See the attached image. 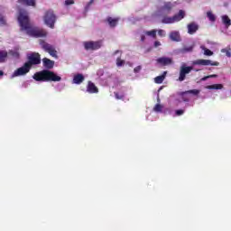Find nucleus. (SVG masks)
<instances>
[{
	"mask_svg": "<svg viewBox=\"0 0 231 231\" xmlns=\"http://www.w3.org/2000/svg\"><path fill=\"white\" fill-rule=\"evenodd\" d=\"M173 8L174 4L166 2L155 12V16L160 19L162 24H174V23H180L181 19L185 18V11L180 10L177 14L169 16V14H171Z\"/></svg>",
	"mask_w": 231,
	"mask_h": 231,
	"instance_id": "nucleus-1",
	"label": "nucleus"
},
{
	"mask_svg": "<svg viewBox=\"0 0 231 231\" xmlns=\"http://www.w3.org/2000/svg\"><path fill=\"white\" fill-rule=\"evenodd\" d=\"M117 53H122V51H116L114 52V55H117Z\"/></svg>",
	"mask_w": 231,
	"mask_h": 231,
	"instance_id": "nucleus-41",
	"label": "nucleus"
},
{
	"mask_svg": "<svg viewBox=\"0 0 231 231\" xmlns=\"http://www.w3.org/2000/svg\"><path fill=\"white\" fill-rule=\"evenodd\" d=\"M193 66H219V62L210 60H196L192 61Z\"/></svg>",
	"mask_w": 231,
	"mask_h": 231,
	"instance_id": "nucleus-9",
	"label": "nucleus"
},
{
	"mask_svg": "<svg viewBox=\"0 0 231 231\" xmlns=\"http://www.w3.org/2000/svg\"><path fill=\"white\" fill-rule=\"evenodd\" d=\"M8 53H6V51H0V62H3V60H5V59H6Z\"/></svg>",
	"mask_w": 231,
	"mask_h": 231,
	"instance_id": "nucleus-27",
	"label": "nucleus"
},
{
	"mask_svg": "<svg viewBox=\"0 0 231 231\" xmlns=\"http://www.w3.org/2000/svg\"><path fill=\"white\" fill-rule=\"evenodd\" d=\"M84 82V75L78 74L73 78V84H82Z\"/></svg>",
	"mask_w": 231,
	"mask_h": 231,
	"instance_id": "nucleus-17",
	"label": "nucleus"
},
{
	"mask_svg": "<svg viewBox=\"0 0 231 231\" xmlns=\"http://www.w3.org/2000/svg\"><path fill=\"white\" fill-rule=\"evenodd\" d=\"M3 75V71L0 70V76Z\"/></svg>",
	"mask_w": 231,
	"mask_h": 231,
	"instance_id": "nucleus-43",
	"label": "nucleus"
},
{
	"mask_svg": "<svg viewBox=\"0 0 231 231\" xmlns=\"http://www.w3.org/2000/svg\"><path fill=\"white\" fill-rule=\"evenodd\" d=\"M208 79H209V76H206V77L202 78L200 80L202 82H205V80H208Z\"/></svg>",
	"mask_w": 231,
	"mask_h": 231,
	"instance_id": "nucleus-39",
	"label": "nucleus"
},
{
	"mask_svg": "<svg viewBox=\"0 0 231 231\" xmlns=\"http://www.w3.org/2000/svg\"><path fill=\"white\" fill-rule=\"evenodd\" d=\"M158 35H160V37H165V35H167V32H165V30H159L158 31Z\"/></svg>",
	"mask_w": 231,
	"mask_h": 231,
	"instance_id": "nucleus-32",
	"label": "nucleus"
},
{
	"mask_svg": "<svg viewBox=\"0 0 231 231\" xmlns=\"http://www.w3.org/2000/svg\"><path fill=\"white\" fill-rule=\"evenodd\" d=\"M31 67L28 66L27 63H24L23 66L18 68L14 73L11 75V79H15V77H23L27 73H30Z\"/></svg>",
	"mask_w": 231,
	"mask_h": 231,
	"instance_id": "nucleus-7",
	"label": "nucleus"
},
{
	"mask_svg": "<svg viewBox=\"0 0 231 231\" xmlns=\"http://www.w3.org/2000/svg\"><path fill=\"white\" fill-rule=\"evenodd\" d=\"M6 24V18L0 14V26H5Z\"/></svg>",
	"mask_w": 231,
	"mask_h": 231,
	"instance_id": "nucleus-28",
	"label": "nucleus"
},
{
	"mask_svg": "<svg viewBox=\"0 0 231 231\" xmlns=\"http://www.w3.org/2000/svg\"><path fill=\"white\" fill-rule=\"evenodd\" d=\"M194 50V46L185 47L182 49V53H189Z\"/></svg>",
	"mask_w": 231,
	"mask_h": 231,
	"instance_id": "nucleus-29",
	"label": "nucleus"
},
{
	"mask_svg": "<svg viewBox=\"0 0 231 231\" xmlns=\"http://www.w3.org/2000/svg\"><path fill=\"white\" fill-rule=\"evenodd\" d=\"M10 53L14 59H19V52L17 51H12Z\"/></svg>",
	"mask_w": 231,
	"mask_h": 231,
	"instance_id": "nucleus-31",
	"label": "nucleus"
},
{
	"mask_svg": "<svg viewBox=\"0 0 231 231\" xmlns=\"http://www.w3.org/2000/svg\"><path fill=\"white\" fill-rule=\"evenodd\" d=\"M75 3V1H73V0H66L65 1V5H67V6H69V5H73Z\"/></svg>",
	"mask_w": 231,
	"mask_h": 231,
	"instance_id": "nucleus-37",
	"label": "nucleus"
},
{
	"mask_svg": "<svg viewBox=\"0 0 231 231\" xmlns=\"http://www.w3.org/2000/svg\"><path fill=\"white\" fill-rule=\"evenodd\" d=\"M165 77H167V71H164L162 75L157 76L154 79L155 84H162L163 82V80H165Z\"/></svg>",
	"mask_w": 231,
	"mask_h": 231,
	"instance_id": "nucleus-19",
	"label": "nucleus"
},
{
	"mask_svg": "<svg viewBox=\"0 0 231 231\" xmlns=\"http://www.w3.org/2000/svg\"><path fill=\"white\" fill-rule=\"evenodd\" d=\"M95 2V0H90L87 5L85 6V12H88L89 8H91V5H93V3Z\"/></svg>",
	"mask_w": 231,
	"mask_h": 231,
	"instance_id": "nucleus-30",
	"label": "nucleus"
},
{
	"mask_svg": "<svg viewBox=\"0 0 231 231\" xmlns=\"http://www.w3.org/2000/svg\"><path fill=\"white\" fill-rule=\"evenodd\" d=\"M154 48H158V46H162V42H155L153 44Z\"/></svg>",
	"mask_w": 231,
	"mask_h": 231,
	"instance_id": "nucleus-38",
	"label": "nucleus"
},
{
	"mask_svg": "<svg viewBox=\"0 0 231 231\" xmlns=\"http://www.w3.org/2000/svg\"><path fill=\"white\" fill-rule=\"evenodd\" d=\"M125 64V60L120 59V57H118V58L116 59V66H117L118 68L124 66Z\"/></svg>",
	"mask_w": 231,
	"mask_h": 231,
	"instance_id": "nucleus-25",
	"label": "nucleus"
},
{
	"mask_svg": "<svg viewBox=\"0 0 231 231\" xmlns=\"http://www.w3.org/2000/svg\"><path fill=\"white\" fill-rule=\"evenodd\" d=\"M84 48L85 50H100L102 48V42H85Z\"/></svg>",
	"mask_w": 231,
	"mask_h": 231,
	"instance_id": "nucleus-10",
	"label": "nucleus"
},
{
	"mask_svg": "<svg viewBox=\"0 0 231 231\" xmlns=\"http://www.w3.org/2000/svg\"><path fill=\"white\" fill-rule=\"evenodd\" d=\"M40 45L42 48V50L47 51V53H50V55H51V57H55L57 55V51H55V48L51 44H50L44 41H41Z\"/></svg>",
	"mask_w": 231,
	"mask_h": 231,
	"instance_id": "nucleus-8",
	"label": "nucleus"
},
{
	"mask_svg": "<svg viewBox=\"0 0 231 231\" xmlns=\"http://www.w3.org/2000/svg\"><path fill=\"white\" fill-rule=\"evenodd\" d=\"M200 48H201V50L204 51V55H207L208 57H212V55H214V52H212V51L207 49L205 46H201Z\"/></svg>",
	"mask_w": 231,
	"mask_h": 231,
	"instance_id": "nucleus-23",
	"label": "nucleus"
},
{
	"mask_svg": "<svg viewBox=\"0 0 231 231\" xmlns=\"http://www.w3.org/2000/svg\"><path fill=\"white\" fill-rule=\"evenodd\" d=\"M42 62L46 69L36 72L33 75L32 79H34V80H37V82H60V80H62V78H60V76L57 75L55 72L50 70L52 69L53 66H55V61L48 58H44L42 60Z\"/></svg>",
	"mask_w": 231,
	"mask_h": 231,
	"instance_id": "nucleus-3",
	"label": "nucleus"
},
{
	"mask_svg": "<svg viewBox=\"0 0 231 231\" xmlns=\"http://www.w3.org/2000/svg\"><path fill=\"white\" fill-rule=\"evenodd\" d=\"M208 77H209V79H217V75L213 74V75H209Z\"/></svg>",
	"mask_w": 231,
	"mask_h": 231,
	"instance_id": "nucleus-40",
	"label": "nucleus"
},
{
	"mask_svg": "<svg viewBox=\"0 0 231 231\" xmlns=\"http://www.w3.org/2000/svg\"><path fill=\"white\" fill-rule=\"evenodd\" d=\"M18 23L21 27V32H24V33L30 37H46V35H48V32H46L44 29L32 27L28 12H26L24 9L19 10Z\"/></svg>",
	"mask_w": 231,
	"mask_h": 231,
	"instance_id": "nucleus-2",
	"label": "nucleus"
},
{
	"mask_svg": "<svg viewBox=\"0 0 231 231\" xmlns=\"http://www.w3.org/2000/svg\"><path fill=\"white\" fill-rule=\"evenodd\" d=\"M28 61L25 62L29 67L37 66L41 64V55L39 53L32 52L27 55Z\"/></svg>",
	"mask_w": 231,
	"mask_h": 231,
	"instance_id": "nucleus-6",
	"label": "nucleus"
},
{
	"mask_svg": "<svg viewBox=\"0 0 231 231\" xmlns=\"http://www.w3.org/2000/svg\"><path fill=\"white\" fill-rule=\"evenodd\" d=\"M179 102H181V99H179Z\"/></svg>",
	"mask_w": 231,
	"mask_h": 231,
	"instance_id": "nucleus-44",
	"label": "nucleus"
},
{
	"mask_svg": "<svg viewBox=\"0 0 231 231\" xmlns=\"http://www.w3.org/2000/svg\"><path fill=\"white\" fill-rule=\"evenodd\" d=\"M87 91L88 93H98V88H97V86L94 85L93 82L89 81L87 87Z\"/></svg>",
	"mask_w": 231,
	"mask_h": 231,
	"instance_id": "nucleus-16",
	"label": "nucleus"
},
{
	"mask_svg": "<svg viewBox=\"0 0 231 231\" xmlns=\"http://www.w3.org/2000/svg\"><path fill=\"white\" fill-rule=\"evenodd\" d=\"M188 93H189L191 95H199V90L192 89V90H189L186 92H180L177 95H178L179 98H181V100H183V102H189V98H187L185 97V95H188Z\"/></svg>",
	"mask_w": 231,
	"mask_h": 231,
	"instance_id": "nucleus-12",
	"label": "nucleus"
},
{
	"mask_svg": "<svg viewBox=\"0 0 231 231\" xmlns=\"http://www.w3.org/2000/svg\"><path fill=\"white\" fill-rule=\"evenodd\" d=\"M156 62L160 66H171L172 64V58L161 57L156 60Z\"/></svg>",
	"mask_w": 231,
	"mask_h": 231,
	"instance_id": "nucleus-13",
	"label": "nucleus"
},
{
	"mask_svg": "<svg viewBox=\"0 0 231 231\" xmlns=\"http://www.w3.org/2000/svg\"><path fill=\"white\" fill-rule=\"evenodd\" d=\"M222 22L225 24L226 28H228V26H231V20L228 18V15L225 14L222 16Z\"/></svg>",
	"mask_w": 231,
	"mask_h": 231,
	"instance_id": "nucleus-20",
	"label": "nucleus"
},
{
	"mask_svg": "<svg viewBox=\"0 0 231 231\" xmlns=\"http://www.w3.org/2000/svg\"><path fill=\"white\" fill-rule=\"evenodd\" d=\"M221 53H226V57H231V52L230 51L226 50V49H222L221 50Z\"/></svg>",
	"mask_w": 231,
	"mask_h": 231,
	"instance_id": "nucleus-33",
	"label": "nucleus"
},
{
	"mask_svg": "<svg viewBox=\"0 0 231 231\" xmlns=\"http://www.w3.org/2000/svg\"><path fill=\"white\" fill-rule=\"evenodd\" d=\"M139 37L141 42H145L147 41V37H156V30L152 31H143L139 32Z\"/></svg>",
	"mask_w": 231,
	"mask_h": 231,
	"instance_id": "nucleus-11",
	"label": "nucleus"
},
{
	"mask_svg": "<svg viewBox=\"0 0 231 231\" xmlns=\"http://www.w3.org/2000/svg\"><path fill=\"white\" fill-rule=\"evenodd\" d=\"M206 89H223V84H214L205 87Z\"/></svg>",
	"mask_w": 231,
	"mask_h": 231,
	"instance_id": "nucleus-22",
	"label": "nucleus"
},
{
	"mask_svg": "<svg viewBox=\"0 0 231 231\" xmlns=\"http://www.w3.org/2000/svg\"><path fill=\"white\" fill-rule=\"evenodd\" d=\"M207 15H208V18L209 19V21H211L212 23H214V21H216V15H214V14H212V12H208Z\"/></svg>",
	"mask_w": 231,
	"mask_h": 231,
	"instance_id": "nucleus-26",
	"label": "nucleus"
},
{
	"mask_svg": "<svg viewBox=\"0 0 231 231\" xmlns=\"http://www.w3.org/2000/svg\"><path fill=\"white\" fill-rule=\"evenodd\" d=\"M18 3L25 6H35V0H18Z\"/></svg>",
	"mask_w": 231,
	"mask_h": 231,
	"instance_id": "nucleus-18",
	"label": "nucleus"
},
{
	"mask_svg": "<svg viewBox=\"0 0 231 231\" xmlns=\"http://www.w3.org/2000/svg\"><path fill=\"white\" fill-rule=\"evenodd\" d=\"M183 113H185V110H181V109L176 110L177 116H181V115H183Z\"/></svg>",
	"mask_w": 231,
	"mask_h": 231,
	"instance_id": "nucleus-36",
	"label": "nucleus"
},
{
	"mask_svg": "<svg viewBox=\"0 0 231 231\" xmlns=\"http://www.w3.org/2000/svg\"><path fill=\"white\" fill-rule=\"evenodd\" d=\"M169 37L173 42H181V36L178 31L171 32Z\"/></svg>",
	"mask_w": 231,
	"mask_h": 231,
	"instance_id": "nucleus-15",
	"label": "nucleus"
},
{
	"mask_svg": "<svg viewBox=\"0 0 231 231\" xmlns=\"http://www.w3.org/2000/svg\"><path fill=\"white\" fill-rule=\"evenodd\" d=\"M115 97L117 100H122V98H124V94H118L115 92Z\"/></svg>",
	"mask_w": 231,
	"mask_h": 231,
	"instance_id": "nucleus-34",
	"label": "nucleus"
},
{
	"mask_svg": "<svg viewBox=\"0 0 231 231\" xmlns=\"http://www.w3.org/2000/svg\"><path fill=\"white\" fill-rule=\"evenodd\" d=\"M134 73H140L142 71V66H137L134 69Z\"/></svg>",
	"mask_w": 231,
	"mask_h": 231,
	"instance_id": "nucleus-35",
	"label": "nucleus"
},
{
	"mask_svg": "<svg viewBox=\"0 0 231 231\" xmlns=\"http://www.w3.org/2000/svg\"><path fill=\"white\" fill-rule=\"evenodd\" d=\"M153 111L155 113H162V111H163V106H162L160 103L156 104L153 107Z\"/></svg>",
	"mask_w": 231,
	"mask_h": 231,
	"instance_id": "nucleus-24",
	"label": "nucleus"
},
{
	"mask_svg": "<svg viewBox=\"0 0 231 231\" xmlns=\"http://www.w3.org/2000/svg\"><path fill=\"white\" fill-rule=\"evenodd\" d=\"M107 22H108L109 26H111V28H115V26H116V24H118V18L113 19V18L109 17L107 19Z\"/></svg>",
	"mask_w": 231,
	"mask_h": 231,
	"instance_id": "nucleus-21",
	"label": "nucleus"
},
{
	"mask_svg": "<svg viewBox=\"0 0 231 231\" xmlns=\"http://www.w3.org/2000/svg\"><path fill=\"white\" fill-rule=\"evenodd\" d=\"M187 28H188V33L189 35H194V33H196V32L199 30V25H198V23L193 22L188 24Z\"/></svg>",
	"mask_w": 231,
	"mask_h": 231,
	"instance_id": "nucleus-14",
	"label": "nucleus"
},
{
	"mask_svg": "<svg viewBox=\"0 0 231 231\" xmlns=\"http://www.w3.org/2000/svg\"><path fill=\"white\" fill-rule=\"evenodd\" d=\"M157 102H158V104H160V102H161L160 96H157Z\"/></svg>",
	"mask_w": 231,
	"mask_h": 231,
	"instance_id": "nucleus-42",
	"label": "nucleus"
},
{
	"mask_svg": "<svg viewBox=\"0 0 231 231\" xmlns=\"http://www.w3.org/2000/svg\"><path fill=\"white\" fill-rule=\"evenodd\" d=\"M44 23L49 26V28H55V23L57 22V16L53 11L49 10L43 15Z\"/></svg>",
	"mask_w": 231,
	"mask_h": 231,
	"instance_id": "nucleus-4",
	"label": "nucleus"
},
{
	"mask_svg": "<svg viewBox=\"0 0 231 231\" xmlns=\"http://www.w3.org/2000/svg\"><path fill=\"white\" fill-rule=\"evenodd\" d=\"M194 69V67L192 66H187L186 63H181L179 70V78L178 81L179 82H183L186 79L189 73Z\"/></svg>",
	"mask_w": 231,
	"mask_h": 231,
	"instance_id": "nucleus-5",
	"label": "nucleus"
}]
</instances>
